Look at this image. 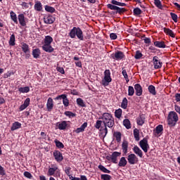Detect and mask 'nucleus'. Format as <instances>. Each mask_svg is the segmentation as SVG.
I'll return each mask as SVG.
<instances>
[{
	"label": "nucleus",
	"mask_w": 180,
	"mask_h": 180,
	"mask_svg": "<svg viewBox=\"0 0 180 180\" xmlns=\"http://www.w3.org/2000/svg\"><path fill=\"white\" fill-rule=\"evenodd\" d=\"M18 19L20 26L25 27L27 25V19L25 17V14L20 13L18 15Z\"/></svg>",
	"instance_id": "9b49d317"
},
{
	"label": "nucleus",
	"mask_w": 180,
	"mask_h": 180,
	"mask_svg": "<svg viewBox=\"0 0 180 180\" xmlns=\"http://www.w3.org/2000/svg\"><path fill=\"white\" fill-rule=\"evenodd\" d=\"M45 11H46V12H50L51 13H54V12H56V8L50 6H46Z\"/></svg>",
	"instance_id": "79ce46f5"
},
{
	"label": "nucleus",
	"mask_w": 180,
	"mask_h": 180,
	"mask_svg": "<svg viewBox=\"0 0 180 180\" xmlns=\"http://www.w3.org/2000/svg\"><path fill=\"white\" fill-rule=\"evenodd\" d=\"M53 43V37L50 35L45 36L42 41V50L46 51V53H53L54 51V48L51 46Z\"/></svg>",
	"instance_id": "f03ea898"
},
{
	"label": "nucleus",
	"mask_w": 180,
	"mask_h": 180,
	"mask_svg": "<svg viewBox=\"0 0 180 180\" xmlns=\"http://www.w3.org/2000/svg\"><path fill=\"white\" fill-rule=\"evenodd\" d=\"M56 70H57V71H58V72H60V74H65V72L64 71V68H63L57 67Z\"/></svg>",
	"instance_id": "0e129e2a"
},
{
	"label": "nucleus",
	"mask_w": 180,
	"mask_h": 180,
	"mask_svg": "<svg viewBox=\"0 0 180 180\" xmlns=\"http://www.w3.org/2000/svg\"><path fill=\"white\" fill-rule=\"evenodd\" d=\"M122 113H123V111L121 108H118L117 110H115V116L117 119H120L122 117Z\"/></svg>",
	"instance_id": "f704fd0d"
},
{
	"label": "nucleus",
	"mask_w": 180,
	"mask_h": 180,
	"mask_svg": "<svg viewBox=\"0 0 180 180\" xmlns=\"http://www.w3.org/2000/svg\"><path fill=\"white\" fill-rule=\"evenodd\" d=\"M22 127V124L19 122H15L13 123L11 130V131H15V130H18V129H20Z\"/></svg>",
	"instance_id": "412c9836"
},
{
	"label": "nucleus",
	"mask_w": 180,
	"mask_h": 180,
	"mask_svg": "<svg viewBox=\"0 0 180 180\" xmlns=\"http://www.w3.org/2000/svg\"><path fill=\"white\" fill-rule=\"evenodd\" d=\"M134 13L135 15H141V9L136 8L134 9Z\"/></svg>",
	"instance_id": "bf43d9fd"
},
{
	"label": "nucleus",
	"mask_w": 180,
	"mask_h": 180,
	"mask_svg": "<svg viewBox=\"0 0 180 180\" xmlns=\"http://www.w3.org/2000/svg\"><path fill=\"white\" fill-rule=\"evenodd\" d=\"M63 103L65 108L70 105V101H68V98L66 97L65 99L63 100Z\"/></svg>",
	"instance_id": "052dcab7"
},
{
	"label": "nucleus",
	"mask_w": 180,
	"mask_h": 180,
	"mask_svg": "<svg viewBox=\"0 0 180 180\" xmlns=\"http://www.w3.org/2000/svg\"><path fill=\"white\" fill-rule=\"evenodd\" d=\"M41 54V52L40 51L39 49H35L32 50V56L34 58H39Z\"/></svg>",
	"instance_id": "bb28decb"
},
{
	"label": "nucleus",
	"mask_w": 180,
	"mask_h": 180,
	"mask_svg": "<svg viewBox=\"0 0 180 180\" xmlns=\"http://www.w3.org/2000/svg\"><path fill=\"white\" fill-rule=\"evenodd\" d=\"M19 92H21V94H27L29 91H30V88L29 86H25V87H20L18 89Z\"/></svg>",
	"instance_id": "e433bc0d"
},
{
	"label": "nucleus",
	"mask_w": 180,
	"mask_h": 180,
	"mask_svg": "<svg viewBox=\"0 0 180 180\" xmlns=\"http://www.w3.org/2000/svg\"><path fill=\"white\" fill-rule=\"evenodd\" d=\"M178 114L174 111H171L168 115L167 123L169 126H175L176 122H178Z\"/></svg>",
	"instance_id": "39448f33"
},
{
	"label": "nucleus",
	"mask_w": 180,
	"mask_h": 180,
	"mask_svg": "<svg viewBox=\"0 0 180 180\" xmlns=\"http://www.w3.org/2000/svg\"><path fill=\"white\" fill-rule=\"evenodd\" d=\"M0 175H5V170L3 167L0 165Z\"/></svg>",
	"instance_id": "338daca9"
},
{
	"label": "nucleus",
	"mask_w": 180,
	"mask_h": 180,
	"mask_svg": "<svg viewBox=\"0 0 180 180\" xmlns=\"http://www.w3.org/2000/svg\"><path fill=\"white\" fill-rule=\"evenodd\" d=\"M69 35L71 39H75V36H77L79 40H84V34L82 32V30L79 27H74L70 30Z\"/></svg>",
	"instance_id": "20e7f679"
},
{
	"label": "nucleus",
	"mask_w": 180,
	"mask_h": 180,
	"mask_svg": "<svg viewBox=\"0 0 180 180\" xmlns=\"http://www.w3.org/2000/svg\"><path fill=\"white\" fill-rule=\"evenodd\" d=\"M164 32L165 34H167L168 36H170V37H175V33H174L169 28H164Z\"/></svg>",
	"instance_id": "7c9ffc66"
},
{
	"label": "nucleus",
	"mask_w": 180,
	"mask_h": 180,
	"mask_svg": "<svg viewBox=\"0 0 180 180\" xmlns=\"http://www.w3.org/2000/svg\"><path fill=\"white\" fill-rule=\"evenodd\" d=\"M139 146L143 150V153H148L150 150V145H148V141L144 138L139 141Z\"/></svg>",
	"instance_id": "0eeeda50"
},
{
	"label": "nucleus",
	"mask_w": 180,
	"mask_h": 180,
	"mask_svg": "<svg viewBox=\"0 0 180 180\" xmlns=\"http://www.w3.org/2000/svg\"><path fill=\"white\" fill-rule=\"evenodd\" d=\"M148 89L150 94H151V95H157V91H155V86L153 85H150Z\"/></svg>",
	"instance_id": "c9c22d12"
},
{
	"label": "nucleus",
	"mask_w": 180,
	"mask_h": 180,
	"mask_svg": "<svg viewBox=\"0 0 180 180\" xmlns=\"http://www.w3.org/2000/svg\"><path fill=\"white\" fill-rule=\"evenodd\" d=\"M122 155V153L115 151L112 153L111 156H107L106 159L108 161H112L114 164H117V157H120Z\"/></svg>",
	"instance_id": "6e6552de"
},
{
	"label": "nucleus",
	"mask_w": 180,
	"mask_h": 180,
	"mask_svg": "<svg viewBox=\"0 0 180 180\" xmlns=\"http://www.w3.org/2000/svg\"><path fill=\"white\" fill-rule=\"evenodd\" d=\"M98 169L102 171V172H104L105 174H110V170L106 169L103 165H98Z\"/></svg>",
	"instance_id": "4c0bfd02"
},
{
	"label": "nucleus",
	"mask_w": 180,
	"mask_h": 180,
	"mask_svg": "<svg viewBox=\"0 0 180 180\" xmlns=\"http://www.w3.org/2000/svg\"><path fill=\"white\" fill-rule=\"evenodd\" d=\"M164 131V127L162 125L159 124L156 127L155 129L153 131V133L156 137H160L161 134H162V131Z\"/></svg>",
	"instance_id": "f8f14e48"
},
{
	"label": "nucleus",
	"mask_w": 180,
	"mask_h": 180,
	"mask_svg": "<svg viewBox=\"0 0 180 180\" xmlns=\"http://www.w3.org/2000/svg\"><path fill=\"white\" fill-rule=\"evenodd\" d=\"M153 64L155 70H160L162 67V62L158 58V56H154L153 58Z\"/></svg>",
	"instance_id": "9d476101"
},
{
	"label": "nucleus",
	"mask_w": 180,
	"mask_h": 180,
	"mask_svg": "<svg viewBox=\"0 0 180 180\" xmlns=\"http://www.w3.org/2000/svg\"><path fill=\"white\" fill-rule=\"evenodd\" d=\"M134 136L136 141H139L140 140V131L139 129H134Z\"/></svg>",
	"instance_id": "2f4dec72"
},
{
	"label": "nucleus",
	"mask_w": 180,
	"mask_h": 180,
	"mask_svg": "<svg viewBox=\"0 0 180 180\" xmlns=\"http://www.w3.org/2000/svg\"><path fill=\"white\" fill-rule=\"evenodd\" d=\"M133 151L140 158H143V150H141V149H140V148H139V146H134L133 148Z\"/></svg>",
	"instance_id": "6ab92c4d"
},
{
	"label": "nucleus",
	"mask_w": 180,
	"mask_h": 180,
	"mask_svg": "<svg viewBox=\"0 0 180 180\" xmlns=\"http://www.w3.org/2000/svg\"><path fill=\"white\" fill-rule=\"evenodd\" d=\"M77 103L79 106H82V108L85 106V103H84V100H82V98H77Z\"/></svg>",
	"instance_id": "a18cd8bd"
},
{
	"label": "nucleus",
	"mask_w": 180,
	"mask_h": 180,
	"mask_svg": "<svg viewBox=\"0 0 180 180\" xmlns=\"http://www.w3.org/2000/svg\"><path fill=\"white\" fill-rule=\"evenodd\" d=\"M123 124L126 129L129 130V129H131V124L130 123V120L129 119H125L123 121Z\"/></svg>",
	"instance_id": "473e14b6"
},
{
	"label": "nucleus",
	"mask_w": 180,
	"mask_h": 180,
	"mask_svg": "<svg viewBox=\"0 0 180 180\" xmlns=\"http://www.w3.org/2000/svg\"><path fill=\"white\" fill-rule=\"evenodd\" d=\"M114 137L115 138L117 143H120V141H122V133H120V131L115 132Z\"/></svg>",
	"instance_id": "c756f323"
},
{
	"label": "nucleus",
	"mask_w": 180,
	"mask_h": 180,
	"mask_svg": "<svg viewBox=\"0 0 180 180\" xmlns=\"http://www.w3.org/2000/svg\"><path fill=\"white\" fill-rule=\"evenodd\" d=\"M122 74L124 78L125 79V80L127 81V82H129V76L127 75V72L126 71V70L122 69Z\"/></svg>",
	"instance_id": "de8ad7c7"
},
{
	"label": "nucleus",
	"mask_w": 180,
	"mask_h": 180,
	"mask_svg": "<svg viewBox=\"0 0 180 180\" xmlns=\"http://www.w3.org/2000/svg\"><path fill=\"white\" fill-rule=\"evenodd\" d=\"M128 95L129 96H133L134 95V88L129 86L128 88Z\"/></svg>",
	"instance_id": "c03bdc74"
},
{
	"label": "nucleus",
	"mask_w": 180,
	"mask_h": 180,
	"mask_svg": "<svg viewBox=\"0 0 180 180\" xmlns=\"http://www.w3.org/2000/svg\"><path fill=\"white\" fill-rule=\"evenodd\" d=\"M107 8H108V9H110L111 11H117L118 6L109 4L107 5Z\"/></svg>",
	"instance_id": "8fccbe9b"
},
{
	"label": "nucleus",
	"mask_w": 180,
	"mask_h": 180,
	"mask_svg": "<svg viewBox=\"0 0 180 180\" xmlns=\"http://www.w3.org/2000/svg\"><path fill=\"white\" fill-rule=\"evenodd\" d=\"M15 34H13L10 37L8 44L10 46H15Z\"/></svg>",
	"instance_id": "a19ab883"
},
{
	"label": "nucleus",
	"mask_w": 180,
	"mask_h": 180,
	"mask_svg": "<svg viewBox=\"0 0 180 180\" xmlns=\"http://www.w3.org/2000/svg\"><path fill=\"white\" fill-rule=\"evenodd\" d=\"M29 105H30V98H27L24 101V103L20 105V110H25V109H26Z\"/></svg>",
	"instance_id": "aec40b11"
},
{
	"label": "nucleus",
	"mask_w": 180,
	"mask_h": 180,
	"mask_svg": "<svg viewBox=\"0 0 180 180\" xmlns=\"http://www.w3.org/2000/svg\"><path fill=\"white\" fill-rule=\"evenodd\" d=\"M154 4L157 8L161 9L162 8V4H161V1L160 0H154Z\"/></svg>",
	"instance_id": "09e8293b"
},
{
	"label": "nucleus",
	"mask_w": 180,
	"mask_h": 180,
	"mask_svg": "<svg viewBox=\"0 0 180 180\" xmlns=\"http://www.w3.org/2000/svg\"><path fill=\"white\" fill-rule=\"evenodd\" d=\"M134 89L136 96H141V95H143V88L141 87V85H140V84H136L134 85Z\"/></svg>",
	"instance_id": "4468645a"
},
{
	"label": "nucleus",
	"mask_w": 180,
	"mask_h": 180,
	"mask_svg": "<svg viewBox=\"0 0 180 180\" xmlns=\"http://www.w3.org/2000/svg\"><path fill=\"white\" fill-rule=\"evenodd\" d=\"M141 57H143V53H141V52L140 51H136L135 56H134L136 60H140V58H141Z\"/></svg>",
	"instance_id": "49530a36"
},
{
	"label": "nucleus",
	"mask_w": 180,
	"mask_h": 180,
	"mask_svg": "<svg viewBox=\"0 0 180 180\" xmlns=\"http://www.w3.org/2000/svg\"><path fill=\"white\" fill-rule=\"evenodd\" d=\"M10 16L13 22H14V23L18 24V16L16 15V13L13 11H11Z\"/></svg>",
	"instance_id": "c85d7f7f"
},
{
	"label": "nucleus",
	"mask_w": 180,
	"mask_h": 180,
	"mask_svg": "<svg viewBox=\"0 0 180 180\" xmlns=\"http://www.w3.org/2000/svg\"><path fill=\"white\" fill-rule=\"evenodd\" d=\"M176 102H180V94H176L175 95Z\"/></svg>",
	"instance_id": "774afa93"
},
{
	"label": "nucleus",
	"mask_w": 180,
	"mask_h": 180,
	"mask_svg": "<svg viewBox=\"0 0 180 180\" xmlns=\"http://www.w3.org/2000/svg\"><path fill=\"white\" fill-rule=\"evenodd\" d=\"M67 98V95L65 94H61L60 96H58L56 98V101H58L60 99H63V101H64V99H66Z\"/></svg>",
	"instance_id": "13d9d810"
},
{
	"label": "nucleus",
	"mask_w": 180,
	"mask_h": 180,
	"mask_svg": "<svg viewBox=\"0 0 180 180\" xmlns=\"http://www.w3.org/2000/svg\"><path fill=\"white\" fill-rule=\"evenodd\" d=\"M87 126H88V123L84 122L80 127L77 128L75 130V133L78 134L79 133H82V131H85V129H86Z\"/></svg>",
	"instance_id": "5701e85b"
},
{
	"label": "nucleus",
	"mask_w": 180,
	"mask_h": 180,
	"mask_svg": "<svg viewBox=\"0 0 180 180\" xmlns=\"http://www.w3.org/2000/svg\"><path fill=\"white\" fill-rule=\"evenodd\" d=\"M53 156L55 158V160L58 162H61V161H63V154L60 153V152L58 151V150H56V151L53 152Z\"/></svg>",
	"instance_id": "dca6fc26"
},
{
	"label": "nucleus",
	"mask_w": 180,
	"mask_h": 180,
	"mask_svg": "<svg viewBox=\"0 0 180 180\" xmlns=\"http://www.w3.org/2000/svg\"><path fill=\"white\" fill-rule=\"evenodd\" d=\"M55 143L58 148H64V144H63L60 141H55Z\"/></svg>",
	"instance_id": "603ef678"
},
{
	"label": "nucleus",
	"mask_w": 180,
	"mask_h": 180,
	"mask_svg": "<svg viewBox=\"0 0 180 180\" xmlns=\"http://www.w3.org/2000/svg\"><path fill=\"white\" fill-rule=\"evenodd\" d=\"M127 104H128L127 98H124L121 103V108H122V109H127Z\"/></svg>",
	"instance_id": "58836bf2"
},
{
	"label": "nucleus",
	"mask_w": 180,
	"mask_h": 180,
	"mask_svg": "<svg viewBox=\"0 0 180 180\" xmlns=\"http://www.w3.org/2000/svg\"><path fill=\"white\" fill-rule=\"evenodd\" d=\"M48 176H54L55 178H60L61 172L57 165H51V167L48 169Z\"/></svg>",
	"instance_id": "7ed1b4c3"
},
{
	"label": "nucleus",
	"mask_w": 180,
	"mask_h": 180,
	"mask_svg": "<svg viewBox=\"0 0 180 180\" xmlns=\"http://www.w3.org/2000/svg\"><path fill=\"white\" fill-rule=\"evenodd\" d=\"M110 82H112V77H110V70H105L104 72V78L102 79L101 84L103 85V86H108Z\"/></svg>",
	"instance_id": "423d86ee"
},
{
	"label": "nucleus",
	"mask_w": 180,
	"mask_h": 180,
	"mask_svg": "<svg viewBox=\"0 0 180 180\" xmlns=\"http://www.w3.org/2000/svg\"><path fill=\"white\" fill-rule=\"evenodd\" d=\"M54 20H56V18L52 15H45L44 17V23H46V25H51L54 23Z\"/></svg>",
	"instance_id": "ddd939ff"
},
{
	"label": "nucleus",
	"mask_w": 180,
	"mask_h": 180,
	"mask_svg": "<svg viewBox=\"0 0 180 180\" xmlns=\"http://www.w3.org/2000/svg\"><path fill=\"white\" fill-rule=\"evenodd\" d=\"M67 121H62L56 123V127L59 129V130H65L67 129Z\"/></svg>",
	"instance_id": "f3484780"
},
{
	"label": "nucleus",
	"mask_w": 180,
	"mask_h": 180,
	"mask_svg": "<svg viewBox=\"0 0 180 180\" xmlns=\"http://www.w3.org/2000/svg\"><path fill=\"white\" fill-rule=\"evenodd\" d=\"M127 161L131 165H134L139 162V158L134 153H131L128 155Z\"/></svg>",
	"instance_id": "1a4fd4ad"
},
{
	"label": "nucleus",
	"mask_w": 180,
	"mask_h": 180,
	"mask_svg": "<svg viewBox=\"0 0 180 180\" xmlns=\"http://www.w3.org/2000/svg\"><path fill=\"white\" fill-rule=\"evenodd\" d=\"M116 11L117 13H123L124 12H126V9L124 8L117 7Z\"/></svg>",
	"instance_id": "680f3d73"
},
{
	"label": "nucleus",
	"mask_w": 180,
	"mask_h": 180,
	"mask_svg": "<svg viewBox=\"0 0 180 180\" xmlns=\"http://www.w3.org/2000/svg\"><path fill=\"white\" fill-rule=\"evenodd\" d=\"M112 177L109 174H102L101 179L103 180H110Z\"/></svg>",
	"instance_id": "6e6d98bb"
},
{
	"label": "nucleus",
	"mask_w": 180,
	"mask_h": 180,
	"mask_svg": "<svg viewBox=\"0 0 180 180\" xmlns=\"http://www.w3.org/2000/svg\"><path fill=\"white\" fill-rule=\"evenodd\" d=\"M54 106V104L53 103V98H49L48 101L46 103V108L49 111L51 110Z\"/></svg>",
	"instance_id": "b1692460"
},
{
	"label": "nucleus",
	"mask_w": 180,
	"mask_h": 180,
	"mask_svg": "<svg viewBox=\"0 0 180 180\" xmlns=\"http://www.w3.org/2000/svg\"><path fill=\"white\" fill-rule=\"evenodd\" d=\"M99 119L101 120H97L94 127L100 130L102 137H106L108 127L110 129L115 126V119L109 112H104Z\"/></svg>",
	"instance_id": "f257e3e1"
},
{
	"label": "nucleus",
	"mask_w": 180,
	"mask_h": 180,
	"mask_svg": "<svg viewBox=\"0 0 180 180\" xmlns=\"http://www.w3.org/2000/svg\"><path fill=\"white\" fill-rule=\"evenodd\" d=\"M112 57L114 60H122V58H124V53L122 51H117L115 52V54H112Z\"/></svg>",
	"instance_id": "2eb2a0df"
},
{
	"label": "nucleus",
	"mask_w": 180,
	"mask_h": 180,
	"mask_svg": "<svg viewBox=\"0 0 180 180\" xmlns=\"http://www.w3.org/2000/svg\"><path fill=\"white\" fill-rule=\"evenodd\" d=\"M24 176H25V178H28V179H32V178H33V176L29 172H25Z\"/></svg>",
	"instance_id": "5fc2aeb1"
},
{
	"label": "nucleus",
	"mask_w": 180,
	"mask_h": 180,
	"mask_svg": "<svg viewBox=\"0 0 180 180\" xmlns=\"http://www.w3.org/2000/svg\"><path fill=\"white\" fill-rule=\"evenodd\" d=\"M170 16H171L172 20H174V22H175L176 23V22H178V15H176V14H175L174 13H171Z\"/></svg>",
	"instance_id": "3c124183"
},
{
	"label": "nucleus",
	"mask_w": 180,
	"mask_h": 180,
	"mask_svg": "<svg viewBox=\"0 0 180 180\" xmlns=\"http://www.w3.org/2000/svg\"><path fill=\"white\" fill-rule=\"evenodd\" d=\"M154 46L155 47H158V49H165L167 47V45H165V42L161 41H156L153 43Z\"/></svg>",
	"instance_id": "4be33fe9"
},
{
	"label": "nucleus",
	"mask_w": 180,
	"mask_h": 180,
	"mask_svg": "<svg viewBox=\"0 0 180 180\" xmlns=\"http://www.w3.org/2000/svg\"><path fill=\"white\" fill-rule=\"evenodd\" d=\"M70 171H71V167H66V168L65 169V174H66L70 178H71V176H71V172H70Z\"/></svg>",
	"instance_id": "4d7b16f0"
},
{
	"label": "nucleus",
	"mask_w": 180,
	"mask_h": 180,
	"mask_svg": "<svg viewBox=\"0 0 180 180\" xmlns=\"http://www.w3.org/2000/svg\"><path fill=\"white\" fill-rule=\"evenodd\" d=\"M34 9L35 11H37V12H41V11L43 10V5H41L40 1H37L35 2Z\"/></svg>",
	"instance_id": "a878e982"
},
{
	"label": "nucleus",
	"mask_w": 180,
	"mask_h": 180,
	"mask_svg": "<svg viewBox=\"0 0 180 180\" xmlns=\"http://www.w3.org/2000/svg\"><path fill=\"white\" fill-rule=\"evenodd\" d=\"M70 179L71 180H88V179L86 178V176H84V175H81L80 178L71 176Z\"/></svg>",
	"instance_id": "37998d69"
},
{
	"label": "nucleus",
	"mask_w": 180,
	"mask_h": 180,
	"mask_svg": "<svg viewBox=\"0 0 180 180\" xmlns=\"http://www.w3.org/2000/svg\"><path fill=\"white\" fill-rule=\"evenodd\" d=\"M110 37L111 40H116V39H117V35L115 33H111Z\"/></svg>",
	"instance_id": "e2e57ef3"
},
{
	"label": "nucleus",
	"mask_w": 180,
	"mask_h": 180,
	"mask_svg": "<svg viewBox=\"0 0 180 180\" xmlns=\"http://www.w3.org/2000/svg\"><path fill=\"white\" fill-rule=\"evenodd\" d=\"M21 49L25 54H27V53H30V51L29 50V45H27V44L23 43L22 44Z\"/></svg>",
	"instance_id": "72a5a7b5"
},
{
	"label": "nucleus",
	"mask_w": 180,
	"mask_h": 180,
	"mask_svg": "<svg viewBox=\"0 0 180 180\" xmlns=\"http://www.w3.org/2000/svg\"><path fill=\"white\" fill-rule=\"evenodd\" d=\"M146 117L143 115H140L136 120V123L139 126H143Z\"/></svg>",
	"instance_id": "cd10ccee"
},
{
	"label": "nucleus",
	"mask_w": 180,
	"mask_h": 180,
	"mask_svg": "<svg viewBox=\"0 0 180 180\" xmlns=\"http://www.w3.org/2000/svg\"><path fill=\"white\" fill-rule=\"evenodd\" d=\"M65 116H68V117H75V113L71 111H66L65 112Z\"/></svg>",
	"instance_id": "864d4df0"
},
{
	"label": "nucleus",
	"mask_w": 180,
	"mask_h": 180,
	"mask_svg": "<svg viewBox=\"0 0 180 180\" xmlns=\"http://www.w3.org/2000/svg\"><path fill=\"white\" fill-rule=\"evenodd\" d=\"M174 109H175L176 112H177V113H179L180 115V106L175 105Z\"/></svg>",
	"instance_id": "69168bd1"
},
{
	"label": "nucleus",
	"mask_w": 180,
	"mask_h": 180,
	"mask_svg": "<svg viewBox=\"0 0 180 180\" xmlns=\"http://www.w3.org/2000/svg\"><path fill=\"white\" fill-rule=\"evenodd\" d=\"M111 4L112 5H117V6H126V4L125 3H122V2H119L116 0H112L111 1Z\"/></svg>",
	"instance_id": "ea45409f"
},
{
	"label": "nucleus",
	"mask_w": 180,
	"mask_h": 180,
	"mask_svg": "<svg viewBox=\"0 0 180 180\" xmlns=\"http://www.w3.org/2000/svg\"><path fill=\"white\" fill-rule=\"evenodd\" d=\"M128 148H129V142H127V141H123L122 143V150L124 155L127 154Z\"/></svg>",
	"instance_id": "a211bd4d"
},
{
	"label": "nucleus",
	"mask_w": 180,
	"mask_h": 180,
	"mask_svg": "<svg viewBox=\"0 0 180 180\" xmlns=\"http://www.w3.org/2000/svg\"><path fill=\"white\" fill-rule=\"evenodd\" d=\"M127 165V160H126V158L122 157L119 161L118 167H122Z\"/></svg>",
	"instance_id": "393cba45"
}]
</instances>
